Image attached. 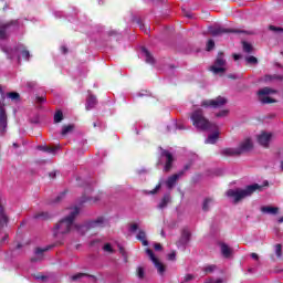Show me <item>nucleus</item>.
Here are the masks:
<instances>
[{
	"mask_svg": "<svg viewBox=\"0 0 283 283\" xmlns=\"http://www.w3.org/2000/svg\"><path fill=\"white\" fill-rule=\"evenodd\" d=\"M253 139H251V137H248L239 143L237 150L239 153V156H242V154H249V151H253Z\"/></svg>",
	"mask_w": 283,
	"mask_h": 283,
	"instance_id": "nucleus-9",
	"label": "nucleus"
},
{
	"mask_svg": "<svg viewBox=\"0 0 283 283\" xmlns=\"http://www.w3.org/2000/svg\"><path fill=\"white\" fill-rule=\"evenodd\" d=\"M137 240H140L144 247H147L149 244V242L147 241V234L143 230H139L137 234Z\"/></svg>",
	"mask_w": 283,
	"mask_h": 283,
	"instance_id": "nucleus-26",
	"label": "nucleus"
},
{
	"mask_svg": "<svg viewBox=\"0 0 283 283\" xmlns=\"http://www.w3.org/2000/svg\"><path fill=\"white\" fill-rule=\"evenodd\" d=\"M269 30H271L272 32H283V28L275 27V25H270Z\"/></svg>",
	"mask_w": 283,
	"mask_h": 283,
	"instance_id": "nucleus-42",
	"label": "nucleus"
},
{
	"mask_svg": "<svg viewBox=\"0 0 283 283\" xmlns=\"http://www.w3.org/2000/svg\"><path fill=\"white\" fill-rule=\"evenodd\" d=\"M2 51H4L6 54H8L9 59H12V54H10V50H8V48H2Z\"/></svg>",
	"mask_w": 283,
	"mask_h": 283,
	"instance_id": "nucleus-51",
	"label": "nucleus"
},
{
	"mask_svg": "<svg viewBox=\"0 0 283 283\" xmlns=\"http://www.w3.org/2000/svg\"><path fill=\"white\" fill-rule=\"evenodd\" d=\"M250 255L252 260H260V256L255 252L251 253Z\"/></svg>",
	"mask_w": 283,
	"mask_h": 283,
	"instance_id": "nucleus-50",
	"label": "nucleus"
},
{
	"mask_svg": "<svg viewBox=\"0 0 283 283\" xmlns=\"http://www.w3.org/2000/svg\"><path fill=\"white\" fill-rule=\"evenodd\" d=\"M191 280H193V275L187 274L184 279V282H191Z\"/></svg>",
	"mask_w": 283,
	"mask_h": 283,
	"instance_id": "nucleus-47",
	"label": "nucleus"
},
{
	"mask_svg": "<svg viewBox=\"0 0 283 283\" xmlns=\"http://www.w3.org/2000/svg\"><path fill=\"white\" fill-rule=\"evenodd\" d=\"M279 222H281V223L283 222V217H281V218L279 219Z\"/></svg>",
	"mask_w": 283,
	"mask_h": 283,
	"instance_id": "nucleus-63",
	"label": "nucleus"
},
{
	"mask_svg": "<svg viewBox=\"0 0 283 283\" xmlns=\"http://www.w3.org/2000/svg\"><path fill=\"white\" fill-rule=\"evenodd\" d=\"M276 91L270 87H263L261 90H259L258 92V96H259V101L261 103H263L264 105L269 104V103H275V99L271 98V94H275Z\"/></svg>",
	"mask_w": 283,
	"mask_h": 283,
	"instance_id": "nucleus-5",
	"label": "nucleus"
},
{
	"mask_svg": "<svg viewBox=\"0 0 283 283\" xmlns=\"http://www.w3.org/2000/svg\"><path fill=\"white\" fill-rule=\"evenodd\" d=\"M119 253H122V255H125V249L119 248Z\"/></svg>",
	"mask_w": 283,
	"mask_h": 283,
	"instance_id": "nucleus-58",
	"label": "nucleus"
},
{
	"mask_svg": "<svg viewBox=\"0 0 283 283\" xmlns=\"http://www.w3.org/2000/svg\"><path fill=\"white\" fill-rule=\"evenodd\" d=\"M3 205H6V201L0 197V232L8 227V214H6Z\"/></svg>",
	"mask_w": 283,
	"mask_h": 283,
	"instance_id": "nucleus-12",
	"label": "nucleus"
},
{
	"mask_svg": "<svg viewBox=\"0 0 283 283\" xmlns=\"http://www.w3.org/2000/svg\"><path fill=\"white\" fill-rule=\"evenodd\" d=\"M75 229H77L78 233H85L90 228L87 226H75Z\"/></svg>",
	"mask_w": 283,
	"mask_h": 283,
	"instance_id": "nucleus-40",
	"label": "nucleus"
},
{
	"mask_svg": "<svg viewBox=\"0 0 283 283\" xmlns=\"http://www.w3.org/2000/svg\"><path fill=\"white\" fill-rule=\"evenodd\" d=\"M210 71L213 72V74H224V72H227V60L224 59V53H218L213 65L210 66Z\"/></svg>",
	"mask_w": 283,
	"mask_h": 283,
	"instance_id": "nucleus-4",
	"label": "nucleus"
},
{
	"mask_svg": "<svg viewBox=\"0 0 283 283\" xmlns=\"http://www.w3.org/2000/svg\"><path fill=\"white\" fill-rule=\"evenodd\" d=\"M247 63H250L252 65H258V57L251 55V56H248L247 59Z\"/></svg>",
	"mask_w": 283,
	"mask_h": 283,
	"instance_id": "nucleus-35",
	"label": "nucleus"
},
{
	"mask_svg": "<svg viewBox=\"0 0 283 283\" xmlns=\"http://www.w3.org/2000/svg\"><path fill=\"white\" fill-rule=\"evenodd\" d=\"M62 52H63V54H67V48L62 46Z\"/></svg>",
	"mask_w": 283,
	"mask_h": 283,
	"instance_id": "nucleus-56",
	"label": "nucleus"
},
{
	"mask_svg": "<svg viewBox=\"0 0 283 283\" xmlns=\"http://www.w3.org/2000/svg\"><path fill=\"white\" fill-rule=\"evenodd\" d=\"M146 253H147L149 260L153 262V264L157 269L159 275H164L165 271H166L165 264H163V262H160V260H158V258H156V255L154 254V251H151V249H146Z\"/></svg>",
	"mask_w": 283,
	"mask_h": 283,
	"instance_id": "nucleus-11",
	"label": "nucleus"
},
{
	"mask_svg": "<svg viewBox=\"0 0 283 283\" xmlns=\"http://www.w3.org/2000/svg\"><path fill=\"white\" fill-rule=\"evenodd\" d=\"M190 118L192 120V125L197 127V129H201L202 132H208L211 129H216V124H211L209 119L206 118L205 114L202 113L201 108L195 109Z\"/></svg>",
	"mask_w": 283,
	"mask_h": 283,
	"instance_id": "nucleus-3",
	"label": "nucleus"
},
{
	"mask_svg": "<svg viewBox=\"0 0 283 283\" xmlns=\"http://www.w3.org/2000/svg\"><path fill=\"white\" fill-rule=\"evenodd\" d=\"M78 216V208H70L69 214L61 219L53 228L54 238H63L74 229V220Z\"/></svg>",
	"mask_w": 283,
	"mask_h": 283,
	"instance_id": "nucleus-1",
	"label": "nucleus"
},
{
	"mask_svg": "<svg viewBox=\"0 0 283 283\" xmlns=\"http://www.w3.org/2000/svg\"><path fill=\"white\" fill-rule=\"evenodd\" d=\"M15 52H21L23 59L30 61V51L25 50L23 44L18 45V48H15Z\"/></svg>",
	"mask_w": 283,
	"mask_h": 283,
	"instance_id": "nucleus-21",
	"label": "nucleus"
},
{
	"mask_svg": "<svg viewBox=\"0 0 283 283\" xmlns=\"http://www.w3.org/2000/svg\"><path fill=\"white\" fill-rule=\"evenodd\" d=\"M154 249L155 251H163V245L160 243H155Z\"/></svg>",
	"mask_w": 283,
	"mask_h": 283,
	"instance_id": "nucleus-48",
	"label": "nucleus"
},
{
	"mask_svg": "<svg viewBox=\"0 0 283 283\" xmlns=\"http://www.w3.org/2000/svg\"><path fill=\"white\" fill-rule=\"evenodd\" d=\"M103 250L106 253H114V249L112 248V244H109V243L104 244Z\"/></svg>",
	"mask_w": 283,
	"mask_h": 283,
	"instance_id": "nucleus-38",
	"label": "nucleus"
},
{
	"mask_svg": "<svg viewBox=\"0 0 283 283\" xmlns=\"http://www.w3.org/2000/svg\"><path fill=\"white\" fill-rule=\"evenodd\" d=\"M276 258H282V244L277 243L274 245Z\"/></svg>",
	"mask_w": 283,
	"mask_h": 283,
	"instance_id": "nucleus-34",
	"label": "nucleus"
},
{
	"mask_svg": "<svg viewBox=\"0 0 283 283\" xmlns=\"http://www.w3.org/2000/svg\"><path fill=\"white\" fill-rule=\"evenodd\" d=\"M142 56L145 57L146 63H150L151 65H153V63H155L154 56L145 48H142Z\"/></svg>",
	"mask_w": 283,
	"mask_h": 283,
	"instance_id": "nucleus-19",
	"label": "nucleus"
},
{
	"mask_svg": "<svg viewBox=\"0 0 283 283\" xmlns=\"http://www.w3.org/2000/svg\"><path fill=\"white\" fill-rule=\"evenodd\" d=\"M44 151H49V154H54V151H56V148L54 147H44Z\"/></svg>",
	"mask_w": 283,
	"mask_h": 283,
	"instance_id": "nucleus-45",
	"label": "nucleus"
},
{
	"mask_svg": "<svg viewBox=\"0 0 283 283\" xmlns=\"http://www.w3.org/2000/svg\"><path fill=\"white\" fill-rule=\"evenodd\" d=\"M160 184L157 185L156 188L150 191V193H157L160 190Z\"/></svg>",
	"mask_w": 283,
	"mask_h": 283,
	"instance_id": "nucleus-49",
	"label": "nucleus"
},
{
	"mask_svg": "<svg viewBox=\"0 0 283 283\" xmlns=\"http://www.w3.org/2000/svg\"><path fill=\"white\" fill-rule=\"evenodd\" d=\"M8 128V116L6 115V108L0 106V134H3Z\"/></svg>",
	"mask_w": 283,
	"mask_h": 283,
	"instance_id": "nucleus-16",
	"label": "nucleus"
},
{
	"mask_svg": "<svg viewBox=\"0 0 283 283\" xmlns=\"http://www.w3.org/2000/svg\"><path fill=\"white\" fill-rule=\"evenodd\" d=\"M208 32L212 36H221V34H229L230 32L233 33H240L242 32L241 30H235V29H226L220 25H214V27H209Z\"/></svg>",
	"mask_w": 283,
	"mask_h": 283,
	"instance_id": "nucleus-10",
	"label": "nucleus"
},
{
	"mask_svg": "<svg viewBox=\"0 0 283 283\" xmlns=\"http://www.w3.org/2000/svg\"><path fill=\"white\" fill-rule=\"evenodd\" d=\"M137 277H139V280H143V277H145V269L143 268H137Z\"/></svg>",
	"mask_w": 283,
	"mask_h": 283,
	"instance_id": "nucleus-39",
	"label": "nucleus"
},
{
	"mask_svg": "<svg viewBox=\"0 0 283 283\" xmlns=\"http://www.w3.org/2000/svg\"><path fill=\"white\" fill-rule=\"evenodd\" d=\"M243 52L251 54L253 52V46L248 42H243Z\"/></svg>",
	"mask_w": 283,
	"mask_h": 283,
	"instance_id": "nucleus-32",
	"label": "nucleus"
},
{
	"mask_svg": "<svg viewBox=\"0 0 283 283\" xmlns=\"http://www.w3.org/2000/svg\"><path fill=\"white\" fill-rule=\"evenodd\" d=\"M213 48H216V42H213V40H209L207 43V51L211 52V50H213Z\"/></svg>",
	"mask_w": 283,
	"mask_h": 283,
	"instance_id": "nucleus-41",
	"label": "nucleus"
},
{
	"mask_svg": "<svg viewBox=\"0 0 283 283\" xmlns=\"http://www.w3.org/2000/svg\"><path fill=\"white\" fill-rule=\"evenodd\" d=\"M281 169L283 170V161L281 163Z\"/></svg>",
	"mask_w": 283,
	"mask_h": 283,
	"instance_id": "nucleus-64",
	"label": "nucleus"
},
{
	"mask_svg": "<svg viewBox=\"0 0 283 283\" xmlns=\"http://www.w3.org/2000/svg\"><path fill=\"white\" fill-rule=\"evenodd\" d=\"M129 231H132L133 233H134L135 231H138V223H133V224L130 226Z\"/></svg>",
	"mask_w": 283,
	"mask_h": 283,
	"instance_id": "nucleus-46",
	"label": "nucleus"
},
{
	"mask_svg": "<svg viewBox=\"0 0 283 283\" xmlns=\"http://www.w3.org/2000/svg\"><path fill=\"white\" fill-rule=\"evenodd\" d=\"M38 103H45V97H36Z\"/></svg>",
	"mask_w": 283,
	"mask_h": 283,
	"instance_id": "nucleus-54",
	"label": "nucleus"
},
{
	"mask_svg": "<svg viewBox=\"0 0 283 283\" xmlns=\"http://www.w3.org/2000/svg\"><path fill=\"white\" fill-rule=\"evenodd\" d=\"M218 136H219V133H218V132H216V133L209 135L208 138L206 139V143H207L208 145H216V142L218 140Z\"/></svg>",
	"mask_w": 283,
	"mask_h": 283,
	"instance_id": "nucleus-27",
	"label": "nucleus"
},
{
	"mask_svg": "<svg viewBox=\"0 0 283 283\" xmlns=\"http://www.w3.org/2000/svg\"><path fill=\"white\" fill-rule=\"evenodd\" d=\"M275 78H282L281 76L277 75H265L264 76V81L265 83H270L271 81L275 80Z\"/></svg>",
	"mask_w": 283,
	"mask_h": 283,
	"instance_id": "nucleus-37",
	"label": "nucleus"
},
{
	"mask_svg": "<svg viewBox=\"0 0 283 283\" xmlns=\"http://www.w3.org/2000/svg\"><path fill=\"white\" fill-rule=\"evenodd\" d=\"M61 120H63V112L57 111V112L54 114V123H61Z\"/></svg>",
	"mask_w": 283,
	"mask_h": 283,
	"instance_id": "nucleus-33",
	"label": "nucleus"
},
{
	"mask_svg": "<svg viewBox=\"0 0 283 283\" xmlns=\"http://www.w3.org/2000/svg\"><path fill=\"white\" fill-rule=\"evenodd\" d=\"M72 129H74V125L63 126L62 136H67V134H70V132H72Z\"/></svg>",
	"mask_w": 283,
	"mask_h": 283,
	"instance_id": "nucleus-30",
	"label": "nucleus"
},
{
	"mask_svg": "<svg viewBox=\"0 0 283 283\" xmlns=\"http://www.w3.org/2000/svg\"><path fill=\"white\" fill-rule=\"evenodd\" d=\"M8 98H11V101H20L21 96L17 92H11L7 94Z\"/></svg>",
	"mask_w": 283,
	"mask_h": 283,
	"instance_id": "nucleus-31",
	"label": "nucleus"
},
{
	"mask_svg": "<svg viewBox=\"0 0 283 283\" xmlns=\"http://www.w3.org/2000/svg\"><path fill=\"white\" fill-rule=\"evenodd\" d=\"M168 260H170L171 262L176 261V251H172L168 254Z\"/></svg>",
	"mask_w": 283,
	"mask_h": 283,
	"instance_id": "nucleus-44",
	"label": "nucleus"
},
{
	"mask_svg": "<svg viewBox=\"0 0 283 283\" xmlns=\"http://www.w3.org/2000/svg\"><path fill=\"white\" fill-rule=\"evenodd\" d=\"M10 28H13V30H17L19 28V21L11 20L9 22H3L0 20V39L2 40L8 39V30H10Z\"/></svg>",
	"mask_w": 283,
	"mask_h": 283,
	"instance_id": "nucleus-6",
	"label": "nucleus"
},
{
	"mask_svg": "<svg viewBox=\"0 0 283 283\" xmlns=\"http://www.w3.org/2000/svg\"><path fill=\"white\" fill-rule=\"evenodd\" d=\"M161 150V156H165L166 158V165L164 167V171L168 172L171 171V167H172V163H174V155H171V153H169L166 149L160 148Z\"/></svg>",
	"mask_w": 283,
	"mask_h": 283,
	"instance_id": "nucleus-14",
	"label": "nucleus"
},
{
	"mask_svg": "<svg viewBox=\"0 0 283 283\" xmlns=\"http://www.w3.org/2000/svg\"><path fill=\"white\" fill-rule=\"evenodd\" d=\"M228 103L226 97L219 96L216 99H203L201 102V107L208 109V107H224V104Z\"/></svg>",
	"mask_w": 283,
	"mask_h": 283,
	"instance_id": "nucleus-8",
	"label": "nucleus"
},
{
	"mask_svg": "<svg viewBox=\"0 0 283 283\" xmlns=\"http://www.w3.org/2000/svg\"><path fill=\"white\" fill-rule=\"evenodd\" d=\"M255 191H262V186L259 184H253L244 189H230L226 192V196L232 200L234 205H238V202H242L244 198H249L255 193Z\"/></svg>",
	"mask_w": 283,
	"mask_h": 283,
	"instance_id": "nucleus-2",
	"label": "nucleus"
},
{
	"mask_svg": "<svg viewBox=\"0 0 283 283\" xmlns=\"http://www.w3.org/2000/svg\"><path fill=\"white\" fill-rule=\"evenodd\" d=\"M229 78H235V75H228Z\"/></svg>",
	"mask_w": 283,
	"mask_h": 283,
	"instance_id": "nucleus-61",
	"label": "nucleus"
},
{
	"mask_svg": "<svg viewBox=\"0 0 283 283\" xmlns=\"http://www.w3.org/2000/svg\"><path fill=\"white\" fill-rule=\"evenodd\" d=\"M98 200H101V197H94L93 198V202H98Z\"/></svg>",
	"mask_w": 283,
	"mask_h": 283,
	"instance_id": "nucleus-57",
	"label": "nucleus"
},
{
	"mask_svg": "<svg viewBox=\"0 0 283 283\" xmlns=\"http://www.w3.org/2000/svg\"><path fill=\"white\" fill-rule=\"evenodd\" d=\"M211 205H213V199L211 198H206L203 200V203H202V210L203 211H209L211 209Z\"/></svg>",
	"mask_w": 283,
	"mask_h": 283,
	"instance_id": "nucleus-28",
	"label": "nucleus"
},
{
	"mask_svg": "<svg viewBox=\"0 0 283 283\" xmlns=\"http://www.w3.org/2000/svg\"><path fill=\"white\" fill-rule=\"evenodd\" d=\"M65 196V192H62L60 196L56 198V202H61V199Z\"/></svg>",
	"mask_w": 283,
	"mask_h": 283,
	"instance_id": "nucleus-53",
	"label": "nucleus"
},
{
	"mask_svg": "<svg viewBox=\"0 0 283 283\" xmlns=\"http://www.w3.org/2000/svg\"><path fill=\"white\" fill-rule=\"evenodd\" d=\"M233 59H234V61H239L240 54H234V55H233Z\"/></svg>",
	"mask_w": 283,
	"mask_h": 283,
	"instance_id": "nucleus-55",
	"label": "nucleus"
},
{
	"mask_svg": "<svg viewBox=\"0 0 283 283\" xmlns=\"http://www.w3.org/2000/svg\"><path fill=\"white\" fill-rule=\"evenodd\" d=\"M97 125H98V123H96V122L93 123V126H94V127H97Z\"/></svg>",
	"mask_w": 283,
	"mask_h": 283,
	"instance_id": "nucleus-62",
	"label": "nucleus"
},
{
	"mask_svg": "<svg viewBox=\"0 0 283 283\" xmlns=\"http://www.w3.org/2000/svg\"><path fill=\"white\" fill-rule=\"evenodd\" d=\"M50 177H51V178H55V177H56V174H55V172H51V174H50Z\"/></svg>",
	"mask_w": 283,
	"mask_h": 283,
	"instance_id": "nucleus-59",
	"label": "nucleus"
},
{
	"mask_svg": "<svg viewBox=\"0 0 283 283\" xmlns=\"http://www.w3.org/2000/svg\"><path fill=\"white\" fill-rule=\"evenodd\" d=\"M107 223V221H105V218L99 217L96 220L92 221L90 223V227H105V224Z\"/></svg>",
	"mask_w": 283,
	"mask_h": 283,
	"instance_id": "nucleus-25",
	"label": "nucleus"
},
{
	"mask_svg": "<svg viewBox=\"0 0 283 283\" xmlns=\"http://www.w3.org/2000/svg\"><path fill=\"white\" fill-rule=\"evenodd\" d=\"M50 249H52V245H46L45 248H36L35 255L31 259V262H41V260H43V253H45V251H50Z\"/></svg>",
	"mask_w": 283,
	"mask_h": 283,
	"instance_id": "nucleus-17",
	"label": "nucleus"
},
{
	"mask_svg": "<svg viewBox=\"0 0 283 283\" xmlns=\"http://www.w3.org/2000/svg\"><path fill=\"white\" fill-rule=\"evenodd\" d=\"M35 219H39V218H45V213H38L34 216Z\"/></svg>",
	"mask_w": 283,
	"mask_h": 283,
	"instance_id": "nucleus-52",
	"label": "nucleus"
},
{
	"mask_svg": "<svg viewBox=\"0 0 283 283\" xmlns=\"http://www.w3.org/2000/svg\"><path fill=\"white\" fill-rule=\"evenodd\" d=\"M96 107V97L94 95H90L86 99V109H94Z\"/></svg>",
	"mask_w": 283,
	"mask_h": 283,
	"instance_id": "nucleus-23",
	"label": "nucleus"
},
{
	"mask_svg": "<svg viewBox=\"0 0 283 283\" xmlns=\"http://www.w3.org/2000/svg\"><path fill=\"white\" fill-rule=\"evenodd\" d=\"M273 142V133L261 132L256 136V143L263 147L264 149H269L271 147V143Z\"/></svg>",
	"mask_w": 283,
	"mask_h": 283,
	"instance_id": "nucleus-7",
	"label": "nucleus"
},
{
	"mask_svg": "<svg viewBox=\"0 0 283 283\" xmlns=\"http://www.w3.org/2000/svg\"><path fill=\"white\" fill-rule=\"evenodd\" d=\"M217 118H224V116H229V111L223 109L216 114Z\"/></svg>",
	"mask_w": 283,
	"mask_h": 283,
	"instance_id": "nucleus-36",
	"label": "nucleus"
},
{
	"mask_svg": "<svg viewBox=\"0 0 283 283\" xmlns=\"http://www.w3.org/2000/svg\"><path fill=\"white\" fill-rule=\"evenodd\" d=\"M171 202V197L169 195H165L161 201L158 205V209H165Z\"/></svg>",
	"mask_w": 283,
	"mask_h": 283,
	"instance_id": "nucleus-24",
	"label": "nucleus"
},
{
	"mask_svg": "<svg viewBox=\"0 0 283 283\" xmlns=\"http://www.w3.org/2000/svg\"><path fill=\"white\" fill-rule=\"evenodd\" d=\"M187 169H189V166H186L185 169L179 171L178 174L170 176L166 180V187H168L169 189H174V187H176V182H178L179 178H182V176H185V171H187Z\"/></svg>",
	"mask_w": 283,
	"mask_h": 283,
	"instance_id": "nucleus-13",
	"label": "nucleus"
},
{
	"mask_svg": "<svg viewBox=\"0 0 283 283\" xmlns=\"http://www.w3.org/2000/svg\"><path fill=\"white\" fill-rule=\"evenodd\" d=\"M84 277H92V275L85 273H77L72 276L73 282H78V280H83Z\"/></svg>",
	"mask_w": 283,
	"mask_h": 283,
	"instance_id": "nucleus-29",
	"label": "nucleus"
},
{
	"mask_svg": "<svg viewBox=\"0 0 283 283\" xmlns=\"http://www.w3.org/2000/svg\"><path fill=\"white\" fill-rule=\"evenodd\" d=\"M188 19H191V13H186L185 14Z\"/></svg>",
	"mask_w": 283,
	"mask_h": 283,
	"instance_id": "nucleus-60",
	"label": "nucleus"
},
{
	"mask_svg": "<svg viewBox=\"0 0 283 283\" xmlns=\"http://www.w3.org/2000/svg\"><path fill=\"white\" fill-rule=\"evenodd\" d=\"M261 211L263 213H270L271 216H276V213H279V211H280V208L266 206V207L261 208Z\"/></svg>",
	"mask_w": 283,
	"mask_h": 283,
	"instance_id": "nucleus-22",
	"label": "nucleus"
},
{
	"mask_svg": "<svg viewBox=\"0 0 283 283\" xmlns=\"http://www.w3.org/2000/svg\"><path fill=\"white\" fill-rule=\"evenodd\" d=\"M189 240H191V232L188 229L182 230L180 239L177 241V247H187L189 244Z\"/></svg>",
	"mask_w": 283,
	"mask_h": 283,
	"instance_id": "nucleus-15",
	"label": "nucleus"
},
{
	"mask_svg": "<svg viewBox=\"0 0 283 283\" xmlns=\"http://www.w3.org/2000/svg\"><path fill=\"white\" fill-rule=\"evenodd\" d=\"M221 253L224 258H231V253H233V250L227 243H221Z\"/></svg>",
	"mask_w": 283,
	"mask_h": 283,
	"instance_id": "nucleus-20",
	"label": "nucleus"
},
{
	"mask_svg": "<svg viewBox=\"0 0 283 283\" xmlns=\"http://www.w3.org/2000/svg\"><path fill=\"white\" fill-rule=\"evenodd\" d=\"M205 271L206 273H213V271H216V265H208Z\"/></svg>",
	"mask_w": 283,
	"mask_h": 283,
	"instance_id": "nucleus-43",
	"label": "nucleus"
},
{
	"mask_svg": "<svg viewBox=\"0 0 283 283\" xmlns=\"http://www.w3.org/2000/svg\"><path fill=\"white\" fill-rule=\"evenodd\" d=\"M221 156H240L238 148H223L220 151Z\"/></svg>",
	"mask_w": 283,
	"mask_h": 283,
	"instance_id": "nucleus-18",
	"label": "nucleus"
}]
</instances>
